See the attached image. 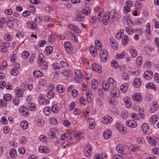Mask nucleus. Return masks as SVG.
Returning <instances> with one entry per match:
<instances>
[{
  "label": "nucleus",
  "instance_id": "f257e3e1",
  "mask_svg": "<svg viewBox=\"0 0 159 159\" xmlns=\"http://www.w3.org/2000/svg\"><path fill=\"white\" fill-rule=\"evenodd\" d=\"M100 54L101 61L103 62H107L108 57V54L107 51L103 49L100 51Z\"/></svg>",
  "mask_w": 159,
  "mask_h": 159
},
{
  "label": "nucleus",
  "instance_id": "f03ea898",
  "mask_svg": "<svg viewBox=\"0 0 159 159\" xmlns=\"http://www.w3.org/2000/svg\"><path fill=\"white\" fill-rule=\"evenodd\" d=\"M125 123L127 126L132 128L136 127L138 125L136 122L134 120H127L126 121Z\"/></svg>",
  "mask_w": 159,
  "mask_h": 159
},
{
  "label": "nucleus",
  "instance_id": "7ed1b4c3",
  "mask_svg": "<svg viewBox=\"0 0 159 159\" xmlns=\"http://www.w3.org/2000/svg\"><path fill=\"white\" fill-rule=\"evenodd\" d=\"M64 46L66 50L68 52H71L73 49L71 43L68 41L65 42Z\"/></svg>",
  "mask_w": 159,
  "mask_h": 159
},
{
  "label": "nucleus",
  "instance_id": "20e7f679",
  "mask_svg": "<svg viewBox=\"0 0 159 159\" xmlns=\"http://www.w3.org/2000/svg\"><path fill=\"white\" fill-rule=\"evenodd\" d=\"M92 69L95 71H97L99 73H101L102 71L101 67L98 64L94 63L92 65Z\"/></svg>",
  "mask_w": 159,
  "mask_h": 159
},
{
  "label": "nucleus",
  "instance_id": "39448f33",
  "mask_svg": "<svg viewBox=\"0 0 159 159\" xmlns=\"http://www.w3.org/2000/svg\"><path fill=\"white\" fill-rule=\"evenodd\" d=\"M120 92L117 88L114 87L112 89L111 94L113 97L117 98L120 95Z\"/></svg>",
  "mask_w": 159,
  "mask_h": 159
},
{
  "label": "nucleus",
  "instance_id": "423d86ee",
  "mask_svg": "<svg viewBox=\"0 0 159 159\" xmlns=\"http://www.w3.org/2000/svg\"><path fill=\"white\" fill-rule=\"evenodd\" d=\"M112 120V119L110 116L107 115L104 116L102 119L103 123L105 124H108L110 123Z\"/></svg>",
  "mask_w": 159,
  "mask_h": 159
},
{
  "label": "nucleus",
  "instance_id": "0eeeda50",
  "mask_svg": "<svg viewBox=\"0 0 159 159\" xmlns=\"http://www.w3.org/2000/svg\"><path fill=\"white\" fill-rule=\"evenodd\" d=\"M133 84L135 87L138 88L141 86V80L139 78H136L134 80Z\"/></svg>",
  "mask_w": 159,
  "mask_h": 159
},
{
  "label": "nucleus",
  "instance_id": "6e6552de",
  "mask_svg": "<svg viewBox=\"0 0 159 159\" xmlns=\"http://www.w3.org/2000/svg\"><path fill=\"white\" fill-rule=\"evenodd\" d=\"M123 100L127 107L130 108L132 107V103L130 102V99L129 98L125 97L124 98Z\"/></svg>",
  "mask_w": 159,
  "mask_h": 159
},
{
  "label": "nucleus",
  "instance_id": "1a4fd4ad",
  "mask_svg": "<svg viewBox=\"0 0 159 159\" xmlns=\"http://www.w3.org/2000/svg\"><path fill=\"white\" fill-rule=\"evenodd\" d=\"M20 110L21 111L22 115L25 117H28L29 116V113L28 109L25 107L20 108Z\"/></svg>",
  "mask_w": 159,
  "mask_h": 159
},
{
  "label": "nucleus",
  "instance_id": "9d476101",
  "mask_svg": "<svg viewBox=\"0 0 159 159\" xmlns=\"http://www.w3.org/2000/svg\"><path fill=\"white\" fill-rule=\"evenodd\" d=\"M153 73L150 70L146 71L144 73V77L147 80H149L153 77Z\"/></svg>",
  "mask_w": 159,
  "mask_h": 159
},
{
  "label": "nucleus",
  "instance_id": "9b49d317",
  "mask_svg": "<svg viewBox=\"0 0 159 159\" xmlns=\"http://www.w3.org/2000/svg\"><path fill=\"white\" fill-rule=\"evenodd\" d=\"M102 13H101L98 14V19L100 22H101L102 21L103 24L104 25H107L109 22V18L108 17H107V18H106V19H101L102 17L101 16L102 15Z\"/></svg>",
  "mask_w": 159,
  "mask_h": 159
},
{
  "label": "nucleus",
  "instance_id": "f8f14e48",
  "mask_svg": "<svg viewBox=\"0 0 159 159\" xmlns=\"http://www.w3.org/2000/svg\"><path fill=\"white\" fill-rule=\"evenodd\" d=\"M15 92L16 96L18 97H21L23 95V91L19 88H16L15 89Z\"/></svg>",
  "mask_w": 159,
  "mask_h": 159
},
{
  "label": "nucleus",
  "instance_id": "ddd939ff",
  "mask_svg": "<svg viewBox=\"0 0 159 159\" xmlns=\"http://www.w3.org/2000/svg\"><path fill=\"white\" fill-rule=\"evenodd\" d=\"M133 98L137 102H140L142 100V98L139 93H135L133 95Z\"/></svg>",
  "mask_w": 159,
  "mask_h": 159
},
{
  "label": "nucleus",
  "instance_id": "4468645a",
  "mask_svg": "<svg viewBox=\"0 0 159 159\" xmlns=\"http://www.w3.org/2000/svg\"><path fill=\"white\" fill-rule=\"evenodd\" d=\"M157 108L158 105L156 102H154L152 104L149 111L150 112L153 113L157 110Z\"/></svg>",
  "mask_w": 159,
  "mask_h": 159
},
{
  "label": "nucleus",
  "instance_id": "2eb2a0df",
  "mask_svg": "<svg viewBox=\"0 0 159 159\" xmlns=\"http://www.w3.org/2000/svg\"><path fill=\"white\" fill-rule=\"evenodd\" d=\"M158 118L156 115L152 116L150 119L149 122L152 125H154L155 123L158 120Z\"/></svg>",
  "mask_w": 159,
  "mask_h": 159
},
{
  "label": "nucleus",
  "instance_id": "dca6fc26",
  "mask_svg": "<svg viewBox=\"0 0 159 159\" xmlns=\"http://www.w3.org/2000/svg\"><path fill=\"white\" fill-rule=\"evenodd\" d=\"M110 42L112 48L114 50L116 49L118 47V45L117 43H116L113 41V38H110Z\"/></svg>",
  "mask_w": 159,
  "mask_h": 159
},
{
  "label": "nucleus",
  "instance_id": "f3484780",
  "mask_svg": "<svg viewBox=\"0 0 159 159\" xmlns=\"http://www.w3.org/2000/svg\"><path fill=\"white\" fill-rule=\"evenodd\" d=\"M129 39L126 35H124L122 37V43L123 45L125 46L126 45L129 41Z\"/></svg>",
  "mask_w": 159,
  "mask_h": 159
},
{
  "label": "nucleus",
  "instance_id": "a211bd4d",
  "mask_svg": "<svg viewBox=\"0 0 159 159\" xmlns=\"http://www.w3.org/2000/svg\"><path fill=\"white\" fill-rule=\"evenodd\" d=\"M39 151L41 152L47 153L49 152L48 148L45 146H40L39 148Z\"/></svg>",
  "mask_w": 159,
  "mask_h": 159
},
{
  "label": "nucleus",
  "instance_id": "6ab92c4d",
  "mask_svg": "<svg viewBox=\"0 0 159 159\" xmlns=\"http://www.w3.org/2000/svg\"><path fill=\"white\" fill-rule=\"evenodd\" d=\"M111 134L112 133L110 130L105 131L103 134L104 137L105 139H108L111 137Z\"/></svg>",
  "mask_w": 159,
  "mask_h": 159
},
{
  "label": "nucleus",
  "instance_id": "aec40b11",
  "mask_svg": "<svg viewBox=\"0 0 159 159\" xmlns=\"http://www.w3.org/2000/svg\"><path fill=\"white\" fill-rule=\"evenodd\" d=\"M27 107L30 111H34L36 110V107L35 105L33 103H29L27 104Z\"/></svg>",
  "mask_w": 159,
  "mask_h": 159
},
{
  "label": "nucleus",
  "instance_id": "412c9836",
  "mask_svg": "<svg viewBox=\"0 0 159 159\" xmlns=\"http://www.w3.org/2000/svg\"><path fill=\"white\" fill-rule=\"evenodd\" d=\"M98 81L96 80H93L91 82L92 88L93 89H96L98 88Z\"/></svg>",
  "mask_w": 159,
  "mask_h": 159
},
{
  "label": "nucleus",
  "instance_id": "4be33fe9",
  "mask_svg": "<svg viewBox=\"0 0 159 159\" xmlns=\"http://www.w3.org/2000/svg\"><path fill=\"white\" fill-rule=\"evenodd\" d=\"M128 85L127 84H125L120 86V90L123 93H125L128 89Z\"/></svg>",
  "mask_w": 159,
  "mask_h": 159
},
{
  "label": "nucleus",
  "instance_id": "5701e85b",
  "mask_svg": "<svg viewBox=\"0 0 159 159\" xmlns=\"http://www.w3.org/2000/svg\"><path fill=\"white\" fill-rule=\"evenodd\" d=\"M108 82L109 84L115 87L116 85V82L115 80L112 77H109L108 79Z\"/></svg>",
  "mask_w": 159,
  "mask_h": 159
},
{
  "label": "nucleus",
  "instance_id": "b1692460",
  "mask_svg": "<svg viewBox=\"0 0 159 159\" xmlns=\"http://www.w3.org/2000/svg\"><path fill=\"white\" fill-rule=\"evenodd\" d=\"M91 11V9L89 7H85L82 10V13L86 15H89Z\"/></svg>",
  "mask_w": 159,
  "mask_h": 159
},
{
  "label": "nucleus",
  "instance_id": "393cba45",
  "mask_svg": "<svg viewBox=\"0 0 159 159\" xmlns=\"http://www.w3.org/2000/svg\"><path fill=\"white\" fill-rule=\"evenodd\" d=\"M141 128L143 132H148L149 130V127L148 124L146 123L143 124L142 125Z\"/></svg>",
  "mask_w": 159,
  "mask_h": 159
},
{
  "label": "nucleus",
  "instance_id": "a878e982",
  "mask_svg": "<svg viewBox=\"0 0 159 159\" xmlns=\"http://www.w3.org/2000/svg\"><path fill=\"white\" fill-rule=\"evenodd\" d=\"M34 75L36 77H42L43 75V73L39 70H35L33 72Z\"/></svg>",
  "mask_w": 159,
  "mask_h": 159
},
{
  "label": "nucleus",
  "instance_id": "bb28decb",
  "mask_svg": "<svg viewBox=\"0 0 159 159\" xmlns=\"http://www.w3.org/2000/svg\"><path fill=\"white\" fill-rule=\"evenodd\" d=\"M146 88L148 89H152L155 91H156L157 90V89L155 86L151 83L147 84L146 85Z\"/></svg>",
  "mask_w": 159,
  "mask_h": 159
},
{
  "label": "nucleus",
  "instance_id": "cd10ccee",
  "mask_svg": "<svg viewBox=\"0 0 159 159\" xmlns=\"http://www.w3.org/2000/svg\"><path fill=\"white\" fill-rule=\"evenodd\" d=\"M136 64L138 67H140L143 63V60L142 57L141 56L138 57L136 60Z\"/></svg>",
  "mask_w": 159,
  "mask_h": 159
},
{
  "label": "nucleus",
  "instance_id": "c85d7f7f",
  "mask_svg": "<svg viewBox=\"0 0 159 159\" xmlns=\"http://www.w3.org/2000/svg\"><path fill=\"white\" fill-rule=\"evenodd\" d=\"M95 44L96 45L97 49L98 50H100L102 48V46L100 40H96L95 41Z\"/></svg>",
  "mask_w": 159,
  "mask_h": 159
},
{
  "label": "nucleus",
  "instance_id": "c756f323",
  "mask_svg": "<svg viewBox=\"0 0 159 159\" xmlns=\"http://www.w3.org/2000/svg\"><path fill=\"white\" fill-rule=\"evenodd\" d=\"M129 52L131 56L133 58H135L137 55V51L134 49H131L129 50Z\"/></svg>",
  "mask_w": 159,
  "mask_h": 159
},
{
  "label": "nucleus",
  "instance_id": "7c9ffc66",
  "mask_svg": "<svg viewBox=\"0 0 159 159\" xmlns=\"http://www.w3.org/2000/svg\"><path fill=\"white\" fill-rule=\"evenodd\" d=\"M44 56L43 54L41 53L39 54V58L38 59V63L39 64H43L44 63L43 58Z\"/></svg>",
  "mask_w": 159,
  "mask_h": 159
},
{
  "label": "nucleus",
  "instance_id": "2f4dec72",
  "mask_svg": "<svg viewBox=\"0 0 159 159\" xmlns=\"http://www.w3.org/2000/svg\"><path fill=\"white\" fill-rule=\"evenodd\" d=\"M21 127L24 129H26L28 127V124L26 121H23L20 123Z\"/></svg>",
  "mask_w": 159,
  "mask_h": 159
},
{
  "label": "nucleus",
  "instance_id": "473e14b6",
  "mask_svg": "<svg viewBox=\"0 0 159 159\" xmlns=\"http://www.w3.org/2000/svg\"><path fill=\"white\" fill-rule=\"evenodd\" d=\"M56 90L57 91L60 93H63L64 91V89H63L62 86L61 84L58 85L57 88Z\"/></svg>",
  "mask_w": 159,
  "mask_h": 159
},
{
  "label": "nucleus",
  "instance_id": "72a5a7b5",
  "mask_svg": "<svg viewBox=\"0 0 159 159\" xmlns=\"http://www.w3.org/2000/svg\"><path fill=\"white\" fill-rule=\"evenodd\" d=\"M124 149V147L121 144L117 145L116 148V151L120 153H122L123 152Z\"/></svg>",
  "mask_w": 159,
  "mask_h": 159
},
{
  "label": "nucleus",
  "instance_id": "f704fd0d",
  "mask_svg": "<svg viewBox=\"0 0 159 159\" xmlns=\"http://www.w3.org/2000/svg\"><path fill=\"white\" fill-rule=\"evenodd\" d=\"M10 155L12 157L14 158L16 157L17 155L16 150L14 148L11 149L10 152Z\"/></svg>",
  "mask_w": 159,
  "mask_h": 159
},
{
  "label": "nucleus",
  "instance_id": "c9c22d12",
  "mask_svg": "<svg viewBox=\"0 0 159 159\" xmlns=\"http://www.w3.org/2000/svg\"><path fill=\"white\" fill-rule=\"evenodd\" d=\"M52 110V108L50 107H46L44 109V114L47 115H49Z\"/></svg>",
  "mask_w": 159,
  "mask_h": 159
},
{
  "label": "nucleus",
  "instance_id": "e433bc0d",
  "mask_svg": "<svg viewBox=\"0 0 159 159\" xmlns=\"http://www.w3.org/2000/svg\"><path fill=\"white\" fill-rule=\"evenodd\" d=\"M3 98L5 101H8L11 99L12 97L11 94L7 93L4 95Z\"/></svg>",
  "mask_w": 159,
  "mask_h": 159
},
{
  "label": "nucleus",
  "instance_id": "4c0bfd02",
  "mask_svg": "<svg viewBox=\"0 0 159 159\" xmlns=\"http://www.w3.org/2000/svg\"><path fill=\"white\" fill-rule=\"evenodd\" d=\"M110 85L108 83H103L102 85V88L105 91H107L109 89Z\"/></svg>",
  "mask_w": 159,
  "mask_h": 159
},
{
  "label": "nucleus",
  "instance_id": "58836bf2",
  "mask_svg": "<svg viewBox=\"0 0 159 159\" xmlns=\"http://www.w3.org/2000/svg\"><path fill=\"white\" fill-rule=\"evenodd\" d=\"M151 25L149 23H148L146 26V33L149 35L151 34V30L150 29Z\"/></svg>",
  "mask_w": 159,
  "mask_h": 159
},
{
  "label": "nucleus",
  "instance_id": "ea45409f",
  "mask_svg": "<svg viewBox=\"0 0 159 159\" xmlns=\"http://www.w3.org/2000/svg\"><path fill=\"white\" fill-rule=\"evenodd\" d=\"M53 50V48L51 46H47L45 49V51L48 55H49L52 53Z\"/></svg>",
  "mask_w": 159,
  "mask_h": 159
},
{
  "label": "nucleus",
  "instance_id": "a19ab883",
  "mask_svg": "<svg viewBox=\"0 0 159 159\" xmlns=\"http://www.w3.org/2000/svg\"><path fill=\"white\" fill-rule=\"evenodd\" d=\"M89 50L91 54L93 55L96 53L97 52V48L93 47V46H91L89 48Z\"/></svg>",
  "mask_w": 159,
  "mask_h": 159
},
{
  "label": "nucleus",
  "instance_id": "79ce46f5",
  "mask_svg": "<svg viewBox=\"0 0 159 159\" xmlns=\"http://www.w3.org/2000/svg\"><path fill=\"white\" fill-rule=\"evenodd\" d=\"M29 56V53L27 51H24L22 53V58L24 59H27Z\"/></svg>",
  "mask_w": 159,
  "mask_h": 159
},
{
  "label": "nucleus",
  "instance_id": "37998d69",
  "mask_svg": "<svg viewBox=\"0 0 159 159\" xmlns=\"http://www.w3.org/2000/svg\"><path fill=\"white\" fill-rule=\"evenodd\" d=\"M125 57V56L124 52H123L120 54H118L115 56L116 58L118 59H122L124 58Z\"/></svg>",
  "mask_w": 159,
  "mask_h": 159
},
{
  "label": "nucleus",
  "instance_id": "c03bdc74",
  "mask_svg": "<svg viewBox=\"0 0 159 159\" xmlns=\"http://www.w3.org/2000/svg\"><path fill=\"white\" fill-rule=\"evenodd\" d=\"M125 30L129 34H131L134 33V30L133 28L129 27H126Z\"/></svg>",
  "mask_w": 159,
  "mask_h": 159
},
{
  "label": "nucleus",
  "instance_id": "a18cd8bd",
  "mask_svg": "<svg viewBox=\"0 0 159 159\" xmlns=\"http://www.w3.org/2000/svg\"><path fill=\"white\" fill-rule=\"evenodd\" d=\"M47 96L48 99H51L53 98L54 94L52 90H50L47 93Z\"/></svg>",
  "mask_w": 159,
  "mask_h": 159
},
{
  "label": "nucleus",
  "instance_id": "49530a36",
  "mask_svg": "<svg viewBox=\"0 0 159 159\" xmlns=\"http://www.w3.org/2000/svg\"><path fill=\"white\" fill-rule=\"evenodd\" d=\"M55 41V36L52 34L50 35L48 37V41L51 43H53Z\"/></svg>",
  "mask_w": 159,
  "mask_h": 159
},
{
  "label": "nucleus",
  "instance_id": "de8ad7c7",
  "mask_svg": "<svg viewBox=\"0 0 159 159\" xmlns=\"http://www.w3.org/2000/svg\"><path fill=\"white\" fill-rule=\"evenodd\" d=\"M19 73V71L18 70L15 69V68H12L11 70V74L14 76L17 75Z\"/></svg>",
  "mask_w": 159,
  "mask_h": 159
},
{
  "label": "nucleus",
  "instance_id": "09e8293b",
  "mask_svg": "<svg viewBox=\"0 0 159 159\" xmlns=\"http://www.w3.org/2000/svg\"><path fill=\"white\" fill-rule=\"evenodd\" d=\"M7 25L10 28L13 27L14 22L12 20H9L7 22Z\"/></svg>",
  "mask_w": 159,
  "mask_h": 159
},
{
  "label": "nucleus",
  "instance_id": "8fccbe9b",
  "mask_svg": "<svg viewBox=\"0 0 159 159\" xmlns=\"http://www.w3.org/2000/svg\"><path fill=\"white\" fill-rule=\"evenodd\" d=\"M122 76L124 80H128L130 78V76L129 74L126 72H124L122 73Z\"/></svg>",
  "mask_w": 159,
  "mask_h": 159
},
{
  "label": "nucleus",
  "instance_id": "3c124183",
  "mask_svg": "<svg viewBox=\"0 0 159 159\" xmlns=\"http://www.w3.org/2000/svg\"><path fill=\"white\" fill-rule=\"evenodd\" d=\"M137 142L140 144H143L145 143L144 139L141 137H139L137 139Z\"/></svg>",
  "mask_w": 159,
  "mask_h": 159
},
{
  "label": "nucleus",
  "instance_id": "603ef678",
  "mask_svg": "<svg viewBox=\"0 0 159 159\" xmlns=\"http://www.w3.org/2000/svg\"><path fill=\"white\" fill-rule=\"evenodd\" d=\"M114 13V12H112V11H111L110 12V14L109 13V12H107L106 13L105 15L103 17H102L101 19H106V18H107V17H108L109 19V18L110 16V15H112V14Z\"/></svg>",
  "mask_w": 159,
  "mask_h": 159
},
{
  "label": "nucleus",
  "instance_id": "864d4df0",
  "mask_svg": "<svg viewBox=\"0 0 159 159\" xmlns=\"http://www.w3.org/2000/svg\"><path fill=\"white\" fill-rule=\"evenodd\" d=\"M81 134H82L80 133H78L77 134H74L73 135V137L75 139L78 140L80 139L81 138V137L82 136V135H81Z\"/></svg>",
  "mask_w": 159,
  "mask_h": 159
},
{
  "label": "nucleus",
  "instance_id": "5fc2aeb1",
  "mask_svg": "<svg viewBox=\"0 0 159 159\" xmlns=\"http://www.w3.org/2000/svg\"><path fill=\"white\" fill-rule=\"evenodd\" d=\"M96 102L97 105L99 106L102 107L103 105V103L102 100L99 98H97Z\"/></svg>",
  "mask_w": 159,
  "mask_h": 159
},
{
  "label": "nucleus",
  "instance_id": "6e6d98bb",
  "mask_svg": "<svg viewBox=\"0 0 159 159\" xmlns=\"http://www.w3.org/2000/svg\"><path fill=\"white\" fill-rule=\"evenodd\" d=\"M37 125L39 126H42L43 124L44 121L42 119H39L37 120Z\"/></svg>",
  "mask_w": 159,
  "mask_h": 159
},
{
  "label": "nucleus",
  "instance_id": "4d7b16f0",
  "mask_svg": "<svg viewBox=\"0 0 159 159\" xmlns=\"http://www.w3.org/2000/svg\"><path fill=\"white\" fill-rule=\"evenodd\" d=\"M94 122V119L92 118H89L88 119V122L89 123L90 126H93V123Z\"/></svg>",
  "mask_w": 159,
  "mask_h": 159
},
{
  "label": "nucleus",
  "instance_id": "13d9d810",
  "mask_svg": "<svg viewBox=\"0 0 159 159\" xmlns=\"http://www.w3.org/2000/svg\"><path fill=\"white\" fill-rule=\"evenodd\" d=\"M61 74L62 75L67 76L68 75V70L65 69H63L61 71Z\"/></svg>",
  "mask_w": 159,
  "mask_h": 159
},
{
  "label": "nucleus",
  "instance_id": "bf43d9fd",
  "mask_svg": "<svg viewBox=\"0 0 159 159\" xmlns=\"http://www.w3.org/2000/svg\"><path fill=\"white\" fill-rule=\"evenodd\" d=\"M52 110L53 113H57L58 110V106L57 105H54L52 106Z\"/></svg>",
  "mask_w": 159,
  "mask_h": 159
},
{
  "label": "nucleus",
  "instance_id": "052dcab7",
  "mask_svg": "<svg viewBox=\"0 0 159 159\" xmlns=\"http://www.w3.org/2000/svg\"><path fill=\"white\" fill-rule=\"evenodd\" d=\"M131 116L134 120H138L139 117L138 115L135 113H133L131 114Z\"/></svg>",
  "mask_w": 159,
  "mask_h": 159
},
{
  "label": "nucleus",
  "instance_id": "680f3d73",
  "mask_svg": "<svg viewBox=\"0 0 159 159\" xmlns=\"http://www.w3.org/2000/svg\"><path fill=\"white\" fill-rule=\"evenodd\" d=\"M115 126L117 129L119 131L120 129L122 128L123 125L121 123H118L116 124Z\"/></svg>",
  "mask_w": 159,
  "mask_h": 159
},
{
  "label": "nucleus",
  "instance_id": "e2e57ef3",
  "mask_svg": "<svg viewBox=\"0 0 159 159\" xmlns=\"http://www.w3.org/2000/svg\"><path fill=\"white\" fill-rule=\"evenodd\" d=\"M6 19L5 18H0V28H2L3 27V23H5L6 20Z\"/></svg>",
  "mask_w": 159,
  "mask_h": 159
},
{
  "label": "nucleus",
  "instance_id": "0e129e2a",
  "mask_svg": "<svg viewBox=\"0 0 159 159\" xmlns=\"http://www.w3.org/2000/svg\"><path fill=\"white\" fill-rule=\"evenodd\" d=\"M124 9H123V11L125 13H127L130 11L131 9L129 6H126L124 7Z\"/></svg>",
  "mask_w": 159,
  "mask_h": 159
},
{
  "label": "nucleus",
  "instance_id": "69168bd1",
  "mask_svg": "<svg viewBox=\"0 0 159 159\" xmlns=\"http://www.w3.org/2000/svg\"><path fill=\"white\" fill-rule=\"evenodd\" d=\"M155 81L157 83H159V74L156 73L154 75Z\"/></svg>",
  "mask_w": 159,
  "mask_h": 159
},
{
  "label": "nucleus",
  "instance_id": "338daca9",
  "mask_svg": "<svg viewBox=\"0 0 159 159\" xmlns=\"http://www.w3.org/2000/svg\"><path fill=\"white\" fill-rule=\"evenodd\" d=\"M72 94L73 96L75 98L77 96L78 94V92L76 89H73L71 91Z\"/></svg>",
  "mask_w": 159,
  "mask_h": 159
},
{
  "label": "nucleus",
  "instance_id": "774afa93",
  "mask_svg": "<svg viewBox=\"0 0 159 159\" xmlns=\"http://www.w3.org/2000/svg\"><path fill=\"white\" fill-rule=\"evenodd\" d=\"M84 19V15L82 14L78 15L76 18V19L78 21H81Z\"/></svg>",
  "mask_w": 159,
  "mask_h": 159
}]
</instances>
